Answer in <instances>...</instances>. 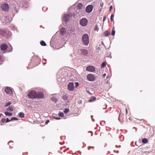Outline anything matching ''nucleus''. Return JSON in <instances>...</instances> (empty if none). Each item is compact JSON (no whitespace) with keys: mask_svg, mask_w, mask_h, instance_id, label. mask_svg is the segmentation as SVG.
I'll return each instance as SVG.
<instances>
[{"mask_svg":"<svg viewBox=\"0 0 155 155\" xmlns=\"http://www.w3.org/2000/svg\"><path fill=\"white\" fill-rule=\"evenodd\" d=\"M114 14H112L111 15L110 17V19L111 20V21H112L113 20V18L114 17Z\"/></svg>","mask_w":155,"mask_h":155,"instance_id":"35","label":"nucleus"},{"mask_svg":"<svg viewBox=\"0 0 155 155\" xmlns=\"http://www.w3.org/2000/svg\"><path fill=\"white\" fill-rule=\"evenodd\" d=\"M69 111V110L68 109H65L64 110V112L65 114H66Z\"/></svg>","mask_w":155,"mask_h":155,"instance_id":"32","label":"nucleus"},{"mask_svg":"<svg viewBox=\"0 0 155 155\" xmlns=\"http://www.w3.org/2000/svg\"><path fill=\"white\" fill-rule=\"evenodd\" d=\"M126 112H127V109H126Z\"/></svg>","mask_w":155,"mask_h":155,"instance_id":"49","label":"nucleus"},{"mask_svg":"<svg viewBox=\"0 0 155 155\" xmlns=\"http://www.w3.org/2000/svg\"><path fill=\"white\" fill-rule=\"evenodd\" d=\"M86 70L87 71L93 72L95 71V68L93 66H89L86 68Z\"/></svg>","mask_w":155,"mask_h":155,"instance_id":"12","label":"nucleus"},{"mask_svg":"<svg viewBox=\"0 0 155 155\" xmlns=\"http://www.w3.org/2000/svg\"><path fill=\"white\" fill-rule=\"evenodd\" d=\"M14 107L12 106H9L7 109V110L12 112L13 111Z\"/></svg>","mask_w":155,"mask_h":155,"instance_id":"18","label":"nucleus"},{"mask_svg":"<svg viewBox=\"0 0 155 155\" xmlns=\"http://www.w3.org/2000/svg\"><path fill=\"white\" fill-rule=\"evenodd\" d=\"M18 115L19 117L21 118H23L25 117V114L24 113L22 112L19 113L18 114Z\"/></svg>","mask_w":155,"mask_h":155,"instance_id":"20","label":"nucleus"},{"mask_svg":"<svg viewBox=\"0 0 155 155\" xmlns=\"http://www.w3.org/2000/svg\"><path fill=\"white\" fill-rule=\"evenodd\" d=\"M106 19V16H104L103 18V21H104Z\"/></svg>","mask_w":155,"mask_h":155,"instance_id":"42","label":"nucleus"},{"mask_svg":"<svg viewBox=\"0 0 155 155\" xmlns=\"http://www.w3.org/2000/svg\"><path fill=\"white\" fill-rule=\"evenodd\" d=\"M12 16L11 15L7 14L3 16L2 18V20L4 24H6L10 22L12 20Z\"/></svg>","mask_w":155,"mask_h":155,"instance_id":"2","label":"nucleus"},{"mask_svg":"<svg viewBox=\"0 0 155 155\" xmlns=\"http://www.w3.org/2000/svg\"><path fill=\"white\" fill-rule=\"evenodd\" d=\"M40 44L42 46H45L46 45V43L43 41H42L40 42Z\"/></svg>","mask_w":155,"mask_h":155,"instance_id":"25","label":"nucleus"},{"mask_svg":"<svg viewBox=\"0 0 155 155\" xmlns=\"http://www.w3.org/2000/svg\"><path fill=\"white\" fill-rule=\"evenodd\" d=\"M51 99L52 101L55 103H56L58 101L57 99L54 97H52Z\"/></svg>","mask_w":155,"mask_h":155,"instance_id":"21","label":"nucleus"},{"mask_svg":"<svg viewBox=\"0 0 155 155\" xmlns=\"http://www.w3.org/2000/svg\"><path fill=\"white\" fill-rule=\"evenodd\" d=\"M49 122V120H47L45 123V124H48V123Z\"/></svg>","mask_w":155,"mask_h":155,"instance_id":"46","label":"nucleus"},{"mask_svg":"<svg viewBox=\"0 0 155 155\" xmlns=\"http://www.w3.org/2000/svg\"><path fill=\"white\" fill-rule=\"evenodd\" d=\"M12 47L11 46L9 47L8 49V52H11L12 50Z\"/></svg>","mask_w":155,"mask_h":155,"instance_id":"29","label":"nucleus"},{"mask_svg":"<svg viewBox=\"0 0 155 155\" xmlns=\"http://www.w3.org/2000/svg\"><path fill=\"white\" fill-rule=\"evenodd\" d=\"M86 91L89 94H90L91 95L92 94L91 93H90V92L86 90Z\"/></svg>","mask_w":155,"mask_h":155,"instance_id":"45","label":"nucleus"},{"mask_svg":"<svg viewBox=\"0 0 155 155\" xmlns=\"http://www.w3.org/2000/svg\"><path fill=\"white\" fill-rule=\"evenodd\" d=\"M91 147L92 148H94V147Z\"/></svg>","mask_w":155,"mask_h":155,"instance_id":"53","label":"nucleus"},{"mask_svg":"<svg viewBox=\"0 0 155 155\" xmlns=\"http://www.w3.org/2000/svg\"><path fill=\"white\" fill-rule=\"evenodd\" d=\"M148 142V140L146 138H143L142 140V142L144 143H146Z\"/></svg>","mask_w":155,"mask_h":155,"instance_id":"23","label":"nucleus"},{"mask_svg":"<svg viewBox=\"0 0 155 155\" xmlns=\"http://www.w3.org/2000/svg\"><path fill=\"white\" fill-rule=\"evenodd\" d=\"M20 6H22L24 7H25V5H24V4L23 3V2L22 1V2H21V1L20 4Z\"/></svg>","mask_w":155,"mask_h":155,"instance_id":"34","label":"nucleus"},{"mask_svg":"<svg viewBox=\"0 0 155 155\" xmlns=\"http://www.w3.org/2000/svg\"><path fill=\"white\" fill-rule=\"evenodd\" d=\"M8 33L9 34L8 35H7V31L2 29H0V35L3 36H5L7 38H9L11 37V35L8 31Z\"/></svg>","mask_w":155,"mask_h":155,"instance_id":"5","label":"nucleus"},{"mask_svg":"<svg viewBox=\"0 0 155 155\" xmlns=\"http://www.w3.org/2000/svg\"><path fill=\"white\" fill-rule=\"evenodd\" d=\"M114 27L113 28V29L112 30L111 35H112L114 36L115 35V31L114 30Z\"/></svg>","mask_w":155,"mask_h":155,"instance_id":"28","label":"nucleus"},{"mask_svg":"<svg viewBox=\"0 0 155 155\" xmlns=\"http://www.w3.org/2000/svg\"><path fill=\"white\" fill-rule=\"evenodd\" d=\"M60 34L61 35L64 36L66 35V30L64 28H62L60 30Z\"/></svg>","mask_w":155,"mask_h":155,"instance_id":"15","label":"nucleus"},{"mask_svg":"<svg viewBox=\"0 0 155 155\" xmlns=\"http://www.w3.org/2000/svg\"><path fill=\"white\" fill-rule=\"evenodd\" d=\"M74 52L78 55H82L84 56H86L88 53V51L84 48H82L80 49H76L74 51Z\"/></svg>","mask_w":155,"mask_h":155,"instance_id":"3","label":"nucleus"},{"mask_svg":"<svg viewBox=\"0 0 155 155\" xmlns=\"http://www.w3.org/2000/svg\"><path fill=\"white\" fill-rule=\"evenodd\" d=\"M87 79L89 81H93L95 79V77L93 74H90L87 75Z\"/></svg>","mask_w":155,"mask_h":155,"instance_id":"8","label":"nucleus"},{"mask_svg":"<svg viewBox=\"0 0 155 155\" xmlns=\"http://www.w3.org/2000/svg\"><path fill=\"white\" fill-rule=\"evenodd\" d=\"M82 39L84 45H87L89 42L88 35L87 34H84L82 36Z\"/></svg>","mask_w":155,"mask_h":155,"instance_id":"4","label":"nucleus"},{"mask_svg":"<svg viewBox=\"0 0 155 155\" xmlns=\"http://www.w3.org/2000/svg\"><path fill=\"white\" fill-rule=\"evenodd\" d=\"M12 104V103L11 102L9 101L8 102L6 103V104L5 105V107H7L9 105H10Z\"/></svg>","mask_w":155,"mask_h":155,"instance_id":"30","label":"nucleus"},{"mask_svg":"<svg viewBox=\"0 0 155 155\" xmlns=\"http://www.w3.org/2000/svg\"><path fill=\"white\" fill-rule=\"evenodd\" d=\"M13 143V142H9L8 143V144L9 145V146H10L11 145H12Z\"/></svg>","mask_w":155,"mask_h":155,"instance_id":"38","label":"nucleus"},{"mask_svg":"<svg viewBox=\"0 0 155 155\" xmlns=\"http://www.w3.org/2000/svg\"><path fill=\"white\" fill-rule=\"evenodd\" d=\"M28 96L32 99H41L44 97V95L42 92H39L37 93L34 91H29L28 94Z\"/></svg>","mask_w":155,"mask_h":155,"instance_id":"1","label":"nucleus"},{"mask_svg":"<svg viewBox=\"0 0 155 155\" xmlns=\"http://www.w3.org/2000/svg\"><path fill=\"white\" fill-rule=\"evenodd\" d=\"M68 97L66 95H63L62 97V99L64 100H67Z\"/></svg>","mask_w":155,"mask_h":155,"instance_id":"26","label":"nucleus"},{"mask_svg":"<svg viewBox=\"0 0 155 155\" xmlns=\"http://www.w3.org/2000/svg\"><path fill=\"white\" fill-rule=\"evenodd\" d=\"M80 24L83 26H85L87 23V20L85 18H83L80 21Z\"/></svg>","mask_w":155,"mask_h":155,"instance_id":"9","label":"nucleus"},{"mask_svg":"<svg viewBox=\"0 0 155 155\" xmlns=\"http://www.w3.org/2000/svg\"><path fill=\"white\" fill-rule=\"evenodd\" d=\"M11 10L12 14L11 15H12V17H13L14 16L15 14L18 12V6L16 5L13 6L11 8Z\"/></svg>","mask_w":155,"mask_h":155,"instance_id":"6","label":"nucleus"},{"mask_svg":"<svg viewBox=\"0 0 155 155\" xmlns=\"http://www.w3.org/2000/svg\"><path fill=\"white\" fill-rule=\"evenodd\" d=\"M68 89L70 91H72L74 89V85L73 83H70L68 85Z\"/></svg>","mask_w":155,"mask_h":155,"instance_id":"13","label":"nucleus"},{"mask_svg":"<svg viewBox=\"0 0 155 155\" xmlns=\"http://www.w3.org/2000/svg\"><path fill=\"white\" fill-rule=\"evenodd\" d=\"M92 120L93 121H94V120L93 119H92Z\"/></svg>","mask_w":155,"mask_h":155,"instance_id":"48","label":"nucleus"},{"mask_svg":"<svg viewBox=\"0 0 155 155\" xmlns=\"http://www.w3.org/2000/svg\"><path fill=\"white\" fill-rule=\"evenodd\" d=\"M88 150H90V149H89V147H88Z\"/></svg>","mask_w":155,"mask_h":155,"instance_id":"51","label":"nucleus"},{"mask_svg":"<svg viewBox=\"0 0 155 155\" xmlns=\"http://www.w3.org/2000/svg\"><path fill=\"white\" fill-rule=\"evenodd\" d=\"M104 34V36L106 37L108 36L110 34V33L107 30L105 31Z\"/></svg>","mask_w":155,"mask_h":155,"instance_id":"19","label":"nucleus"},{"mask_svg":"<svg viewBox=\"0 0 155 155\" xmlns=\"http://www.w3.org/2000/svg\"><path fill=\"white\" fill-rule=\"evenodd\" d=\"M10 120H9L8 118H7L6 119V122L8 123L9 121H10Z\"/></svg>","mask_w":155,"mask_h":155,"instance_id":"39","label":"nucleus"},{"mask_svg":"<svg viewBox=\"0 0 155 155\" xmlns=\"http://www.w3.org/2000/svg\"><path fill=\"white\" fill-rule=\"evenodd\" d=\"M83 7V4L81 3H79L77 5V8L78 9H82Z\"/></svg>","mask_w":155,"mask_h":155,"instance_id":"17","label":"nucleus"},{"mask_svg":"<svg viewBox=\"0 0 155 155\" xmlns=\"http://www.w3.org/2000/svg\"><path fill=\"white\" fill-rule=\"evenodd\" d=\"M106 75V74L105 73L103 74V76H102L103 78H104L105 77Z\"/></svg>","mask_w":155,"mask_h":155,"instance_id":"43","label":"nucleus"},{"mask_svg":"<svg viewBox=\"0 0 155 155\" xmlns=\"http://www.w3.org/2000/svg\"><path fill=\"white\" fill-rule=\"evenodd\" d=\"M8 48L7 45L5 44H3L1 45V48L2 50L4 51Z\"/></svg>","mask_w":155,"mask_h":155,"instance_id":"16","label":"nucleus"},{"mask_svg":"<svg viewBox=\"0 0 155 155\" xmlns=\"http://www.w3.org/2000/svg\"><path fill=\"white\" fill-rule=\"evenodd\" d=\"M63 18L64 21L66 22L69 21L70 16L69 14H65L64 15Z\"/></svg>","mask_w":155,"mask_h":155,"instance_id":"11","label":"nucleus"},{"mask_svg":"<svg viewBox=\"0 0 155 155\" xmlns=\"http://www.w3.org/2000/svg\"><path fill=\"white\" fill-rule=\"evenodd\" d=\"M106 66V64L105 62H103L101 65V68L104 67Z\"/></svg>","mask_w":155,"mask_h":155,"instance_id":"33","label":"nucleus"},{"mask_svg":"<svg viewBox=\"0 0 155 155\" xmlns=\"http://www.w3.org/2000/svg\"><path fill=\"white\" fill-rule=\"evenodd\" d=\"M58 115L61 117H63L64 116V114L62 112H60L58 114Z\"/></svg>","mask_w":155,"mask_h":155,"instance_id":"27","label":"nucleus"},{"mask_svg":"<svg viewBox=\"0 0 155 155\" xmlns=\"http://www.w3.org/2000/svg\"><path fill=\"white\" fill-rule=\"evenodd\" d=\"M99 48H97V49H99Z\"/></svg>","mask_w":155,"mask_h":155,"instance_id":"52","label":"nucleus"},{"mask_svg":"<svg viewBox=\"0 0 155 155\" xmlns=\"http://www.w3.org/2000/svg\"><path fill=\"white\" fill-rule=\"evenodd\" d=\"M5 114L6 115L8 116H12V114L11 113H10L8 111H6L5 112Z\"/></svg>","mask_w":155,"mask_h":155,"instance_id":"22","label":"nucleus"},{"mask_svg":"<svg viewBox=\"0 0 155 155\" xmlns=\"http://www.w3.org/2000/svg\"><path fill=\"white\" fill-rule=\"evenodd\" d=\"M101 6H103V3H101Z\"/></svg>","mask_w":155,"mask_h":155,"instance_id":"47","label":"nucleus"},{"mask_svg":"<svg viewBox=\"0 0 155 155\" xmlns=\"http://www.w3.org/2000/svg\"><path fill=\"white\" fill-rule=\"evenodd\" d=\"M54 118L56 120H60L61 119V118L59 117H54Z\"/></svg>","mask_w":155,"mask_h":155,"instance_id":"44","label":"nucleus"},{"mask_svg":"<svg viewBox=\"0 0 155 155\" xmlns=\"http://www.w3.org/2000/svg\"><path fill=\"white\" fill-rule=\"evenodd\" d=\"M18 118H16V117H12L11 119L10 120V121H12V120H18Z\"/></svg>","mask_w":155,"mask_h":155,"instance_id":"31","label":"nucleus"},{"mask_svg":"<svg viewBox=\"0 0 155 155\" xmlns=\"http://www.w3.org/2000/svg\"><path fill=\"white\" fill-rule=\"evenodd\" d=\"M1 8L3 11L7 12L9 8L8 5L7 3L3 4L1 6Z\"/></svg>","mask_w":155,"mask_h":155,"instance_id":"7","label":"nucleus"},{"mask_svg":"<svg viewBox=\"0 0 155 155\" xmlns=\"http://www.w3.org/2000/svg\"><path fill=\"white\" fill-rule=\"evenodd\" d=\"M79 84L78 82H76L75 83V87H77L79 86Z\"/></svg>","mask_w":155,"mask_h":155,"instance_id":"36","label":"nucleus"},{"mask_svg":"<svg viewBox=\"0 0 155 155\" xmlns=\"http://www.w3.org/2000/svg\"><path fill=\"white\" fill-rule=\"evenodd\" d=\"M97 29H98L97 26V25H96V26H95V28L94 30L97 31Z\"/></svg>","mask_w":155,"mask_h":155,"instance_id":"40","label":"nucleus"},{"mask_svg":"<svg viewBox=\"0 0 155 155\" xmlns=\"http://www.w3.org/2000/svg\"><path fill=\"white\" fill-rule=\"evenodd\" d=\"M2 115V114H1L0 115V117H1V116Z\"/></svg>","mask_w":155,"mask_h":155,"instance_id":"50","label":"nucleus"},{"mask_svg":"<svg viewBox=\"0 0 155 155\" xmlns=\"http://www.w3.org/2000/svg\"><path fill=\"white\" fill-rule=\"evenodd\" d=\"M5 92L8 94H12L13 93L12 89L9 87H6L5 89Z\"/></svg>","mask_w":155,"mask_h":155,"instance_id":"14","label":"nucleus"},{"mask_svg":"<svg viewBox=\"0 0 155 155\" xmlns=\"http://www.w3.org/2000/svg\"><path fill=\"white\" fill-rule=\"evenodd\" d=\"M6 121V119H5V118H3L2 119V120H1V122L2 123H3L4 122H5V121Z\"/></svg>","mask_w":155,"mask_h":155,"instance_id":"37","label":"nucleus"},{"mask_svg":"<svg viewBox=\"0 0 155 155\" xmlns=\"http://www.w3.org/2000/svg\"><path fill=\"white\" fill-rule=\"evenodd\" d=\"M93 8V5H89L86 7L85 10L87 13H90L92 11Z\"/></svg>","mask_w":155,"mask_h":155,"instance_id":"10","label":"nucleus"},{"mask_svg":"<svg viewBox=\"0 0 155 155\" xmlns=\"http://www.w3.org/2000/svg\"><path fill=\"white\" fill-rule=\"evenodd\" d=\"M96 98L94 97H91L90 100H89V101L90 102H91L92 101H94L96 99Z\"/></svg>","mask_w":155,"mask_h":155,"instance_id":"24","label":"nucleus"},{"mask_svg":"<svg viewBox=\"0 0 155 155\" xmlns=\"http://www.w3.org/2000/svg\"><path fill=\"white\" fill-rule=\"evenodd\" d=\"M112 9V6H110L109 8V10L111 11V10Z\"/></svg>","mask_w":155,"mask_h":155,"instance_id":"41","label":"nucleus"}]
</instances>
